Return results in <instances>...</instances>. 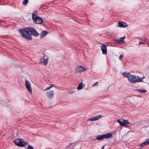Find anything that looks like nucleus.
Instances as JSON below:
<instances>
[{
	"label": "nucleus",
	"mask_w": 149,
	"mask_h": 149,
	"mask_svg": "<svg viewBox=\"0 0 149 149\" xmlns=\"http://www.w3.org/2000/svg\"><path fill=\"white\" fill-rule=\"evenodd\" d=\"M54 94V91L52 90L47 91L46 93L47 96L49 98H51L53 97Z\"/></svg>",
	"instance_id": "11"
},
{
	"label": "nucleus",
	"mask_w": 149,
	"mask_h": 149,
	"mask_svg": "<svg viewBox=\"0 0 149 149\" xmlns=\"http://www.w3.org/2000/svg\"><path fill=\"white\" fill-rule=\"evenodd\" d=\"M84 84L82 82H81L78 85L77 88V89L78 90H81L84 87Z\"/></svg>",
	"instance_id": "17"
},
{
	"label": "nucleus",
	"mask_w": 149,
	"mask_h": 149,
	"mask_svg": "<svg viewBox=\"0 0 149 149\" xmlns=\"http://www.w3.org/2000/svg\"><path fill=\"white\" fill-rule=\"evenodd\" d=\"M144 44V43L143 42H140L139 43L138 45H140V44Z\"/></svg>",
	"instance_id": "28"
},
{
	"label": "nucleus",
	"mask_w": 149,
	"mask_h": 149,
	"mask_svg": "<svg viewBox=\"0 0 149 149\" xmlns=\"http://www.w3.org/2000/svg\"><path fill=\"white\" fill-rule=\"evenodd\" d=\"M125 38V36H124L123 37L120 38L119 39H116V41L119 43H125V41L123 40Z\"/></svg>",
	"instance_id": "14"
},
{
	"label": "nucleus",
	"mask_w": 149,
	"mask_h": 149,
	"mask_svg": "<svg viewBox=\"0 0 149 149\" xmlns=\"http://www.w3.org/2000/svg\"><path fill=\"white\" fill-rule=\"evenodd\" d=\"M104 148V146H103L101 148V149H103Z\"/></svg>",
	"instance_id": "30"
},
{
	"label": "nucleus",
	"mask_w": 149,
	"mask_h": 149,
	"mask_svg": "<svg viewBox=\"0 0 149 149\" xmlns=\"http://www.w3.org/2000/svg\"><path fill=\"white\" fill-rule=\"evenodd\" d=\"M32 16L33 20L36 23L40 24L43 23V21L42 18L36 15L33 14H32Z\"/></svg>",
	"instance_id": "5"
},
{
	"label": "nucleus",
	"mask_w": 149,
	"mask_h": 149,
	"mask_svg": "<svg viewBox=\"0 0 149 149\" xmlns=\"http://www.w3.org/2000/svg\"><path fill=\"white\" fill-rule=\"evenodd\" d=\"M30 35H31L37 36L39 35V33L34 29L30 27Z\"/></svg>",
	"instance_id": "10"
},
{
	"label": "nucleus",
	"mask_w": 149,
	"mask_h": 149,
	"mask_svg": "<svg viewBox=\"0 0 149 149\" xmlns=\"http://www.w3.org/2000/svg\"><path fill=\"white\" fill-rule=\"evenodd\" d=\"M118 25L119 27L121 28L125 27L127 26L126 23L120 22H118Z\"/></svg>",
	"instance_id": "13"
},
{
	"label": "nucleus",
	"mask_w": 149,
	"mask_h": 149,
	"mask_svg": "<svg viewBox=\"0 0 149 149\" xmlns=\"http://www.w3.org/2000/svg\"><path fill=\"white\" fill-rule=\"evenodd\" d=\"M145 77L139 78L136 75L131 74L130 78L128 79V80L130 83L134 84L142 81L143 79Z\"/></svg>",
	"instance_id": "2"
},
{
	"label": "nucleus",
	"mask_w": 149,
	"mask_h": 149,
	"mask_svg": "<svg viewBox=\"0 0 149 149\" xmlns=\"http://www.w3.org/2000/svg\"><path fill=\"white\" fill-rule=\"evenodd\" d=\"M48 61V56L46 55H44L41 58L39 63L45 66H46L47 65Z\"/></svg>",
	"instance_id": "6"
},
{
	"label": "nucleus",
	"mask_w": 149,
	"mask_h": 149,
	"mask_svg": "<svg viewBox=\"0 0 149 149\" xmlns=\"http://www.w3.org/2000/svg\"><path fill=\"white\" fill-rule=\"evenodd\" d=\"M75 91L71 90L68 91V93L70 94H72Z\"/></svg>",
	"instance_id": "24"
},
{
	"label": "nucleus",
	"mask_w": 149,
	"mask_h": 149,
	"mask_svg": "<svg viewBox=\"0 0 149 149\" xmlns=\"http://www.w3.org/2000/svg\"><path fill=\"white\" fill-rule=\"evenodd\" d=\"M117 122L121 126H124L126 127H129L133 125L132 124L130 123L127 120H125L123 118L117 120Z\"/></svg>",
	"instance_id": "3"
},
{
	"label": "nucleus",
	"mask_w": 149,
	"mask_h": 149,
	"mask_svg": "<svg viewBox=\"0 0 149 149\" xmlns=\"http://www.w3.org/2000/svg\"><path fill=\"white\" fill-rule=\"evenodd\" d=\"M47 32L45 31L42 32L40 33V38H43L47 34Z\"/></svg>",
	"instance_id": "19"
},
{
	"label": "nucleus",
	"mask_w": 149,
	"mask_h": 149,
	"mask_svg": "<svg viewBox=\"0 0 149 149\" xmlns=\"http://www.w3.org/2000/svg\"><path fill=\"white\" fill-rule=\"evenodd\" d=\"M104 137V139H108L109 138H111L112 137V133H107L105 134H103Z\"/></svg>",
	"instance_id": "15"
},
{
	"label": "nucleus",
	"mask_w": 149,
	"mask_h": 149,
	"mask_svg": "<svg viewBox=\"0 0 149 149\" xmlns=\"http://www.w3.org/2000/svg\"><path fill=\"white\" fill-rule=\"evenodd\" d=\"M43 7V6H42V5H41V6H40V7H41V8H42Z\"/></svg>",
	"instance_id": "31"
},
{
	"label": "nucleus",
	"mask_w": 149,
	"mask_h": 149,
	"mask_svg": "<svg viewBox=\"0 0 149 149\" xmlns=\"http://www.w3.org/2000/svg\"><path fill=\"white\" fill-rule=\"evenodd\" d=\"M149 144V138L147 139L143 143L140 145L141 147H143L145 145H147Z\"/></svg>",
	"instance_id": "16"
},
{
	"label": "nucleus",
	"mask_w": 149,
	"mask_h": 149,
	"mask_svg": "<svg viewBox=\"0 0 149 149\" xmlns=\"http://www.w3.org/2000/svg\"><path fill=\"white\" fill-rule=\"evenodd\" d=\"M102 117V116L101 115H97L93 116L87 119V121L90 122L91 121H93L97 120Z\"/></svg>",
	"instance_id": "8"
},
{
	"label": "nucleus",
	"mask_w": 149,
	"mask_h": 149,
	"mask_svg": "<svg viewBox=\"0 0 149 149\" xmlns=\"http://www.w3.org/2000/svg\"><path fill=\"white\" fill-rule=\"evenodd\" d=\"M123 54L120 55L119 57V59L120 60H121V59H122V58H123Z\"/></svg>",
	"instance_id": "27"
},
{
	"label": "nucleus",
	"mask_w": 149,
	"mask_h": 149,
	"mask_svg": "<svg viewBox=\"0 0 149 149\" xmlns=\"http://www.w3.org/2000/svg\"><path fill=\"white\" fill-rule=\"evenodd\" d=\"M14 142L16 145L20 147H24L28 144L27 142H25L23 139H16L14 141Z\"/></svg>",
	"instance_id": "4"
},
{
	"label": "nucleus",
	"mask_w": 149,
	"mask_h": 149,
	"mask_svg": "<svg viewBox=\"0 0 149 149\" xmlns=\"http://www.w3.org/2000/svg\"><path fill=\"white\" fill-rule=\"evenodd\" d=\"M30 82L28 80L25 79V85L29 92L31 94H32L31 87Z\"/></svg>",
	"instance_id": "9"
},
{
	"label": "nucleus",
	"mask_w": 149,
	"mask_h": 149,
	"mask_svg": "<svg viewBox=\"0 0 149 149\" xmlns=\"http://www.w3.org/2000/svg\"><path fill=\"white\" fill-rule=\"evenodd\" d=\"M98 82H96V83H94L92 85V86H97L98 85Z\"/></svg>",
	"instance_id": "26"
},
{
	"label": "nucleus",
	"mask_w": 149,
	"mask_h": 149,
	"mask_svg": "<svg viewBox=\"0 0 149 149\" xmlns=\"http://www.w3.org/2000/svg\"><path fill=\"white\" fill-rule=\"evenodd\" d=\"M88 69L87 67H84L81 65L78 66L76 68L75 71L78 73H81L83 72L86 71Z\"/></svg>",
	"instance_id": "7"
},
{
	"label": "nucleus",
	"mask_w": 149,
	"mask_h": 149,
	"mask_svg": "<svg viewBox=\"0 0 149 149\" xmlns=\"http://www.w3.org/2000/svg\"><path fill=\"white\" fill-rule=\"evenodd\" d=\"M101 50L103 54H106L107 53V46L106 45H102L101 47Z\"/></svg>",
	"instance_id": "12"
},
{
	"label": "nucleus",
	"mask_w": 149,
	"mask_h": 149,
	"mask_svg": "<svg viewBox=\"0 0 149 149\" xmlns=\"http://www.w3.org/2000/svg\"><path fill=\"white\" fill-rule=\"evenodd\" d=\"M54 85H53V84L51 85H50L48 86H47L46 88L45 89V91H47V90H48L50 89L52 87H54Z\"/></svg>",
	"instance_id": "22"
},
{
	"label": "nucleus",
	"mask_w": 149,
	"mask_h": 149,
	"mask_svg": "<svg viewBox=\"0 0 149 149\" xmlns=\"http://www.w3.org/2000/svg\"><path fill=\"white\" fill-rule=\"evenodd\" d=\"M96 139L98 140H101L104 139L103 135H98L96 138Z\"/></svg>",
	"instance_id": "20"
},
{
	"label": "nucleus",
	"mask_w": 149,
	"mask_h": 149,
	"mask_svg": "<svg viewBox=\"0 0 149 149\" xmlns=\"http://www.w3.org/2000/svg\"><path fill=\"white\" fill-rule=\"evenodd\" d=\"M137 91L141 93H145L147 92L146 90L143 89H139Z\"/></svg>",
	"instance_id": "21"
},
{
	"label": "nucleus",
	"mask_w": 149,
	"mask_h": 149,
	"mask_svg": "<svg viewBox=\"0 0 149 149\" xmlns=\"http://www.w3.org/2000/svg\"><path fill=\"white\" fill-rule=\"evenodd\" d=\"M28 2V0H24L22 3L24 5H26Z\"/></svg>",
	"instance_id": "23"
},
{
	"label": "nucleus",
	"mask_w": 149,
	"mask_h": 149,
	"mask_svg": "<svg viewBox=\"0 0 149 149\" xmlns=\"http://www.w3.org/2000/svg\"><path fill=\"white\" fill-rule=\"evenodd\" d=\"M72 143H70L68 145V146H71V145L72 144Z\"/></svg>",
	"instance_id": "29"
},
{
	"label": "nucleus",
	"mask_w": 149,
	"mask_h": 149,
	"mask_svg": "<svg viewBox=\"0 0 149 149\" xmlns=\"http://www.w3.org/2000/svg\"><path fill=\"white\" fill-rule=\"evenodd\" d=\"M26 149H34V148L32 146L29 145L28 148Z\"/></svg>",
	"instance_id": "25"
},
{
	"label": "nucleus",
	"mask_w": 149,
	"mask_h": 149,
	"mask_svg": "<svg viewBox=\"0 0 149 149\" xmlns=\"http://www.w3.org/2000/svg\"><path fill=\"white\" fill-rule=\"evenodd\" d=\"M131 74H130L128 72H123L122 73V75L125 77L127 78L128 79L129 78Z\"/></svg>",
	"instance_id": "18"
},
{
	"label": "nucleus",
	"mask_w": 149,
	"mask_h": 149,
	"mask_svg": "<svg viewBox=\"0 0 149 149\" xmlns=\"http://www.w3.org/2000/svg\"><path fill=\"white\" fill-rule=\"evenodd\" d=\"M30 27L20 29L19 31L22 36L27 39L31 40L32 38L30 35Z\"/></svg>",
	"instance_id": "1"
}]
</instances>
